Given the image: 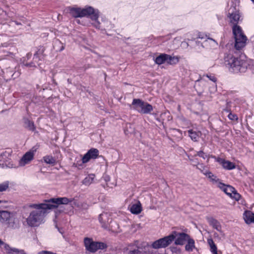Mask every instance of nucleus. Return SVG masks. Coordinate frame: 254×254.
Here are the masks:
<instances>
[{"label":"nucleus","instance_id":"nucleus-1","mask_svg":"<svg viewBox=\"0 0 254 254\" xmlns=\"http://www.w3.org/2000/svg\"><path fill=\"white\" fill-rule=\"evenodd\" d=\"M190 235L185 232H179L173 231L168 236L160 238L154 241L151 245V247L154 249L166 248L170 245L174 241L175 245H184L189 239Z\"/></svg>","mask_w":254,"mask_h":254},{"label":"nucleus","instance_id":"nucleus-2","mask_svg":"<svg viewBox=\"0 0 254 254\" xmlns=\"http://www.w3.org/2000/svg\"><path fill=\"white\" fill-rule=\"evenodd\" d=\"M73 198H68L66 197H53L49 199L45 200V203H42L39 205L40 208L45 209L52 210L55 209V219H58L59 216L63 214L67 213V210L64 206H60L62 204H68L71 202Z\"/></svg>","mask_w":254,"mask_h":254},{"label":"nucleus","instance_id":"nucleus-3","mask_svg":"<svg viewBox=\"0 0 254 254\" xmlns=\"http://www.w3.org/2000/svg\"><path fill=\"white\" fill-rule=\"evenodd\" d=\"M66 9L74 17H81L90 15L91 19L95 21L93 23L94 26L96 28H100V23L98 21L99 11L97 9H94L91 6L85 8L68 7Z\"/></svg>","mask_w":254,"mask_h":254},{"label":"nucleus","instance_id":"nucleus-4","mask_svg":"<svg viewBox=\"0 0 254 254\" xmlns=\"http://www.w3.org/2000/svg\"><path fill=\"white\" fill-rule=\"evenodd\" d=\"M39 204H34L33 207L36 209L32 211L26 219L27 224L30 227L39 226L43 222L44 217L47 213V209L40 208Z\"/></svg>","mask_w":254,"mask_h":254},{"label":"nucleus","instance_id":"nucleus-5","mask_svg":"<svg viewBox=\"0 0 254 254\" xmlns=\"http://www.w3.org/2000/svg\"><path fill=\"white\" fill-rule=\"evenodd\" d=\"M225 62L234 72H243L246 67V64L244 61L236 58L231 55H228L225 58Z\"/></svg>","mask_w":254,"mask_h":254},{"label":"nucleus","instance_id":"nucleus-6","mask_svg":"<svg viewBox=\"0 0 254 254\" xmlns=\"http://www.w3.org/2000/svg\"><path fill=\"white\" fill-rule=\"evenodd\" d=\"M232 30L235 40V47L237 50L241 49L246 45L247 37L244 35L240 26H233Z\"/></svg>","mask_w":254,"mask_h":254},{"label":"nucleus","instance_id":"nucleus-7","mask_svg":"<svg viewBox=\"0 0 254 254\" xmlns=\"http://www.w3.org/2000/svg\"><path fill=\"white\" fill-rule=\"evenodd\" d=\"M10 153L4 151L0 154L1 159H0V166L2 168H15L16 166L14 165L10 158Z\"/></svg>","mask_w":254,"mask_h":254},{"label":"nucleus","instance_id":"nucleus-8","mask_svg":"<svg viewBox=\"0 0 254 254\" xmlns=\"http://www.w3.org/2000/svg\"><path fill=\"white\" fill-rule=\"evenodd\" d=\"M23 127L28 130L36 132V127L31 115L27 113L22 118Z\"/></svg>","mask_w":254,"mask_h":254},{"label":"nucleus","instance_id":"nucleus-9","mask_svg":"<svg viewBox=\"0 0 254 254\" xmlns=\"http://www.w3.org/2000/svg\"><path fill=\"white\" fill-rule=\"evenodd\" d=\"M99 150L94 148H92L88 150L87 152L83 155L82 158V163H86L91 159H95L99 157Z\"/></svg>","mask_w":254,"mask_h":254},{"label":"nucleus","instance_id":"nucleus-10","mask_svg":"<svg viewBox=\"0 0 254 254\" xmlns=\"http://www.w3.org/2000/svg\"><path fill=\"white\" fill-rule=\"evenodd\" d=\"M132 105L136 108H140L142 111H151L153 110L151 105L139 99H134Z\"/></svg>","mask_w":254,"mask_h":254},{"label":"nucleus","instance_id":"nucleus-11","mask_svg":"<svg viewBox=\"0 0 254 254\" xmlns=\"http://www.w3.org/2000/svg\"><path fill=\"white\" fill-rule=\"evenodd\" d=\"M4 224L6 225L7 228L11 229H17L20 227L19 221L12 213H11L9 218L6 220Z\"/></svg>","mask_w":254,"mask_h":254},{"label":"nucleus","instance_id":"nucleus-12","mask_svg":"<svg viewBox=\"0 0 254 254\" xmlns=\"http://www.w3.org/2000/svg\"><path fill=\"white\" fill-rule=\"evenodd\" d=\"M84 244L87 251L94 253L97 251V242L94 241L92 238H85Z\"/></svg>","mask_w":254,"mask_h":254},{"label":"nucleus","instance_id":"nucleus-13","mask_svg":"<svg viewBox=\"0 0 254 254\" xmlns=\"http://www.w3.org/2000/svg\"><path fill=\"white\" fill-rule=\"evenodd\" d=\"M217 162L222 165V167L226 170H231L235 169L236 167V165L234 163L220 157L217 158Z\"/></svg>","mask_w":254,"mask_h":254},{"label":"nucleus","instance_id":"nucleus-14","mask_svg":"<svg viewBox=\"0 0 254 254\" xmlns=\"http://www.w3.org/2000/svg\"><path fill=\"white\" fill-rule=\"evenodd\" d=\"M173 59L174 58L168 55L161 54L156 58L155 62L158 64H161L166 62L168 64H171L172 61Z\"/></svg>","mask_w":254,"mask_h":254},{"label":"nucleus","instance_id":"nucleus-15","mask_svg":"<svg viewBox=\"0 0 254 254\" xmlns=\"http://www.w3.org/2000/svg\"><path fill=\"white\" fill-rule=\"evenodd\" d=\"M34 151H36V149L33 150L32 151H28L25 154H24V155L19 161V164L21 166H24L27 164L29 161H31L34 157Z\"/></svg>","mask_w":254,"mask_h":254},{"label":"nucleus","instance_id":"nucleus-16","mask_svg":"<svg viewBox=\"0 0 254 254\" xmlns=\"http://www.w3.org/2000/svg\"><path fill=\"white\" fill-rule=\"evenodd\" d=\"M230 22L231 24L234 25H238L237 23L240 19V14L238 11H236L235 12L232 11L231 13L229 11V12Z\"/></svg>","mask_w":254,"mask_h":254},{"label":"nucleus","instance_id":"nucleus-17","mask_svg":"<svg viewBox=\"0 0 254 254\" xmlns=\"http://www.w3.org/2000/svg\"><path fill=\"white\" fill-rule=\"evenodd\" d=\"M243 218L246 224L254 223V213L250 210L245 211Z\"/></svg>","mask_w":254,"mask_h":254},{"label":"nucleus","instance_id":"nucleus-18","mask_svg":"<svg viewBox=\"0 0 254 254\" xmlns=\"http://www.w3.org/2000/svg\"><path fill=\"white\" fill-rule=\"evenodd\" d=\"M142 210L141 203L138 202L137 203L132 204L130 207V211L132 214H138Z\"/></svg>","mask_w":254,"mask_h":254},{"label":"nucleus","instance_id":"nucleus-19","mask_svg":"<svg viewBox=\"0 0 254 254\" xmlns=\"http://www.w3.org/2000/svg\"><path fill=\"white\" fill-rule=\"evenodd\" d=\"M208 222L209 224L213 227V228L216 229L218 231H220L221 229V226L218 221L213 217H211L209 219Z\"/></svg>","mask_w":254,"mask_h":254},{"label":"nucleus","instance_id":"nucleus-20","mask_svg":"<svg viewBox=\"0 0 254 254\" xmlns=\"http://www.w3.org/2000/svg\"><path fill=\"white\" fill-rule=\"evenodd\" d=\"M124 132L126 135H129L135 133L134 126L130 123H127L124 128Z\"/></svg>","mask_w":254,"mask_h":254},{"label":"nucleus","instance_id":"nucleus-21","mask_svg":"<svg viewBox=\"0 0 254 254\" xmlns=\"http://www.w3.org/2000/svg\"><path fill=\"white\" fill-rule=\"evenodd\" d=\"M189 136L193 141H197L201 133L200 131H195L192 129L188 130Z\"/></svg>","mask_w":254,"mask_h":254},{"label":"nucleus","instance_id":"nucleus-22","mask_svg":"<svg viewBox=\"0 0 254 254\" xmlns=\"http://www.w3.org/2000/svg\"><path fill=\"white\" fill-rule=\"evenodd\" d=\"M11 213L5 210L0 211V222L4 224L6 220L9 218Z\"/></svg>","mask_w":254,"mask_h":254},{"label":"nucleus","instance_id":"nucleus-23","mask_svg":"<svg viewBox=\"0 0 254 254\" xmlns=\"http://www.w3.org/2000/svg\"><path fill=\"white\" fill-rule=\"evenodd\" d=\"M187 244L185 246V250L187 252H192L195 248L194 240L191 237L187 241Z\"/></svg>","mask_w":254,"mask_h":254},{"label":"nucleus","instance_id":"nucleus-24","mask_svg":"<svg viewBox=\"0 0 254 254\" xmlns=\"http://www.w3.org/2000/svg\"><path fill=\"white\" fill-rule=\"evenodd\" d=\"M203 174L208 177L213 183H217L220 180L209 171H206L205 172H203Z\"/></svg>","mask_w":254,"mask_h":254},{"label":"nucleus","instance_id":"nucleus-25","mask_svg":"<svg viewBox=\"0 0 254 254\" xmlns=\"http://www.w3.org/2000/svg\"><path fill=\"white\" fill-rule=\"evenodd\" d=\"M4 250L7 254H19V250L16 248H12L7 244H5Z\"/></svg>","mask_w":254,"mask_h":254},{"label":"nucleus","instance_id":"nucleus-26","mask_svg":"<svg viewBox=\"0 0 254 254\" xmlns=\"http://www.w3.org/2000/svg\"><path fill=\"white\" fill-rule=\"evenodd\" d=\"M95 175L93 174L89 175L86 177L82 181V184L85 186H89L93 182Z\"/></svg>","mask_w":254,"mask_h":254},{"label":"nucleus","instance_id":"nucleus-27","mask_svg":"<svg viewBox=\"0 0 254 254\" xmlns=\"http://www.w3.org/2000/svg\"><path fill=\"white\" fill-rule=\"evenodd\" d=\"M43 159L47 164L54 165L56 163V159L51 155H46L43 157Z\"/></svg>","mask_w":254,"mask_h":254},{"label":"nucleus","instance_id":"nucleus-28","mask_svg":"<svg viewBox=\"0 0 254 254\" xmlns=\"http://www.w3.org/2000/svg\"><path fill=\"white\" fill-rule=\"evenodd\" d=\"M169 132L172 135L177 136L179 138L182 137V131L179 129L171 128Z\"/></svg>","mask_w":254,"mask_h":254},{"label":"nucleus","instance_id":"nucleus-29","mask_svg":"<svg viewBox=\"0 0 254 254\" xmlns=\"http://www.w3.org/2000/svg\"><path fill=\"white\" fill-rule=\"evenodd\" d=\"M207 243L210 247L211 252H212L213 251H215L217 250V246L215 244V243L212 238L208 239Z\"/></svg>","mask_w":254,"mask_h":254},{"label":"nucleus","instance_id":"nucleus-30","mask_svg":"<svg viewBox=\"0 0 254 254\" xmlns=\"http://www.w3.org/2000/svg\"><path fill=\"white\" fill-rule=\"evenodd\" d=\"M9 186V182L8 181L4 182L0 184V192H2L7 190Z\"/></svg>","mask_w":254,"mask_h":254},{"label":"nucleus","instance_id":"nucleus-31","mask_svg":"<svg viewBox=\"0 0 254 254\" xmlns=\"http://www.w3.org/2000/svg\"><path fill=\"white\" fill-rule=\"evenodd\" d=\"M107 245L103 242H97V249L98 250H105L107 249Z\"/></svg>","mask_w":254,"mask_h":254},{"label":"nucleus","instance_id":"nucleus-32","mask_svg":"<svg viewBox=\"0 0 254 254\" xmlns=\"http://www.w3.org/2000/svg\"><path fill=\"white\" fill-rule=\"evenodd\" d=\"M229 114L228 115V117L229 120L233 121H237L238 120V116L234 113L233 112H229Z\"/></svg>","mask_w":254,"mask_h":254},{"label":"nucleus","instance_id":"nucleus-33","mask_svg":"<svg viewBox=\"0 0 254 254\" xmlns=\"http://www.w3.org/2000/svg\"><path fill=\"white\" fill-rule=\"evenodd\" d=\"M242 196L235 189L234 191H233V195L232 196V198L235 199L236 201H239L241 198Z\"/></svg>","mask_w":254,"mask_h":254},{"label":"nucleus","instance_id":"nucleus-34","mask_svg":"<svg viewBox=\"0 0 254 254\" xmlns=\"http://www.w3.org/2000/svg\"><path fill=\"white\" fill-rule=\"evenodd\" d=\"M187 155L188 156L189 160L192 163H193V165L194 166H196L197 165H198L199 164L198 160L197 158H193V156H190V155L189 154H187Z\"/></svg>","mask_w":254,"mask_h":254},{"label":"nucleus","instance_id":"nucleus-35","mask_svg":"<svg viewBox=\"0 0 254 254\" xmlns=\"http://www.w3.org/2000/svg\"><path fill=\"white\" fill-rule=\"evenodd\" d=\"M196 156L201 157L204 159H205V158H207L209 156V155H207L205 153H204L202 150H200L199 151H198L197 154L194 155V156Z\"/></svg>","mask_w":254,"mask_h":254},{"label":"nucleus","instance_id":"nucleus-36","mask_svg":"<svg viewBox=\"0 0 254 254\" xmlns=\"http://www.w3.org/2000/svg\"><path fill=\"white\" fill-rule=\"evenodd\" d=\"M235 188L230 185H227L225 189H224V192L226 194L229 191L233 192Z\"/></svg>","mask_w":254,"mask_h":254},{"label":"nucleus","instance_id":"nucleus-37","mask_svg":"<svg viewBox=\"0 0 254 254\" xmlns=\"http://www.w3.org/2000/svg\"><path fill=\"white\" fill-rule=\"evenodd\" d=\"M158 112H153L152 115L156 118V119L159 122H162V119H161L164 115L166 114V112H162L160 114V118L158 117Z\"/></svg>","mask_w":254,"mask_h":254},{"label":"nucleus","instance_id":"nucleus-38","mask_svg":"<svg viewBox=\"0 0 254 254\" xmlns=\"http://www.w3.org/2000/svg\"><path fill=\"white\" fill-rule=\"evenodd\" d=\"M32 57V54L31 53H28L26 57H23L20 60V62L22 63L23 64H24V63H25L26 61L28 60L31 58Z\"/></svg>","mask_w":254,"mask_h":254},{"label":"nucleus","instance_id":"nucleus-39","mask_svg":"<svg viewBox=\"0 0 254 254\" xmlns=\"http://www.w3.org/2000/svg\"><path fill=\"white\" fill-rule=\"evenodd\" d=\"M218 185H217V187L220 188L222 191H224V189H225V187H226V186L227 185H225V184L223 183L222 182H221V180H220L218 183H217Z\"/></svg>","mask_w":254,"mask_h":254},{"label":"nucleus","instance_id":"nucleus-40","mask_svg":"<svg viewBox=\"0 0 254 254\" xmlns=\"http://www.w3.org/2000/svg\"><path fill=\"white\" fill-rule=\"evenodd\" d=\"M170 249L173 253H177L180 251V249L179 248H178L177 247L175 246L170 247Z\"/></svg>","mask_w":254,"mask_h":254},{"label":"nucleus","instance_id":"nucleus-41","mask_svg":"<svg viewBox=\"0 0 254 254\" xmlns=\"http://www.w3.org/2000/svg\"><path fill=\"white\" fill-rule=\"evenodd\" d=\"M129 254H141V252L138 250L129 251Z\"/></svg>","mask_w":254,"mask_h":254},{"label":"nucleus","instance_id":"nucleus-42","mask_svg":"<svg viewBox=\"0 0 254 254\" xmlns=\"http://www.w3.org/2000/svg\"><path fill=\"white\" fill-rule=\"evenodd\" d=\"M23 65L26 66H27V67L35 66V65H33V63H24V64H23Z\"/></svg>","mask_w":254,"mask_h":254},{"label":"nucleus","instance_id":"nucleus-43","mask_svg":"<svg viewBox=\"0 0 254 254\" xmlns=\"http://www.w3.org/2000/svg\"><path fill=\"white\" fill-rule=\"evenodd\" d=\"M56 227L57 228L58 231L62 234H63L64 233V230L62 228L59 227L57 225H56Z\"/></svg>","mask_w":254,"mask_h":254},{"label":"nucleus","instance_id":"nucleus-44","mask_svg":"<svg viewBox=\"0 0 254 254\" xmlns=\"http://www.w3.org/2000/svg\"><path fill=\"white\" fill-rule=\"evenodd\" d=\"M207 77L211 81L215 82L216 81V78L214 76L207 75Z\"/></svg>","mask_w":254,"mask_h":254},{"label":"nucleus","instance_id":"nucleus-45","mask_svg":"<svg viewBox=\"0 0 254 254\" xmlns=\"http://www.w3.org/2000/svg\"><path fill=\"white\" fill-rule=\"evenodd\" d=\"M102 224V226L103 228H105V229H107L108 228V224H107L105 222H103Z\"/></svg>","mask_w":254,"mask_h":254},{"label":"nucleus","instance_id":"nucleus-46","mask_svg":"<svg viewBox=\"0 0 254 254\" xmlns=\"http://www.w3.org/2000/svg\"><path fill=\"white\" fill-rule=\"evenodd\" d=\"M5 244H6V243H4L0 239V247H1L2 246H3V248H4Z\"/></svg>","mask_w":254,"mask_h":254},{"label":"nucleus","instance_id":"nucleus-47","mask_svg":"<svg viewBox=\"0 0 254 254\" xmlns=\"http://www.w3.org/2000/svg\"><path fill=\"white\" fill-rule=\"evenodd\" d=\"M99 220L101 224H102L104 222L103 221V219L101 217V214H100L99 216Z\"/></svg>","mask_w":254,"mask_h":254},{"label":"nucleus","instance_id":"nucleus-48","mask_svg":"<svg viewBox=\"0 0 254 254\" xmlns=\"http://www.w3.org/2000/svg\"><path fill=\"white\" fill-rule=\"evenodd\" d=\"M233 192H231V191H229L226 194L227 195H228L229 196H230L231 198H232V195H233Z\"/></svg>","mask_w":254,"mask_h":254},{"label":"nucleus","instance_id":"nucleus-49","mask_svg":"<svg viewBox=\"0 0 254 254\" xmlns=\"http://www.w3.org/2000/svg\"><path fill=\"white\" fill-rule=\"evenodd\" d=\"M19 254H27L23 250H19Z\"/></svg>","mask_w":254,"mask_h":254},{"label":"nucleus","instance_id":"nucleus-50","mask_svg":"<svg viewBox=\"0 0 254 254\" xmlns=\"http://www.w3.org/2000/svg\"><path fill=\"white\" fill-rule=\"evenodd\" d=\"M208 157H211L212 158H214L215 159L216 161L217 162V159L218 157H216L215 156H213V155H211V156L209 155V156Z\"/></svg>","mask_w":254,"mask_h":254},{"label":"nucleus","instance_id":"nucleus-51","mask_svg":"<svg viewBox=\"0 0 254 254\" xmlns=\"http://www.w3.org/2000/svg\"><path fill=\"white\" fill-rule=\"evenodd\" d=\"M213 254H218V252H217V250L215 251H213L212 252H211Z\"/></svg>","mask_w":254,"mask_h":254},{"label":"nucleus","instance_id":"nucleus-52","mask_svg":"<svg viewBox=\"0 0 254 254\" xmlns=\"http://www.w3.org/2000/svg\"><path fill=\"white\" fill-rule=\"evenodd\" d=\"M37 58V56H36V55H34V59H36V58Z\"/></svg>","mask_w":254,"mask_h":254},{"label":"nucleus","instance_id":"nucleus-53","mask_svg":"<svg viewBox=\"0 0 254 254\" xmlns=\"http://www.w3.org/2000/svg\"><path fill=\"white\" fill-rule=\"evenodd\" d=\"M143 113H151V112H143Z\"/></svg>","mask_w":254,"mask_h":254},{"label":"nucleus","instance_id":"nucleus-54","mask_svg":"<svg viewBox=\"0 0 254 254\" xmlns=\"http://www.w3.org/2000/svg\"><path fill=\"white\" fill-rule=\"evenodd\" d=\"M109 113H112L113 114H114L115 112H109Z\"/></svg>","mask_w":254,"mask_h":254},{"label":"nucleus","instance_id":"nucleus-55","mask_svg":"<svg viewBox=\"0 0 254 254\" xmlns=\"http://www.w3.org/2000/svg\"><path fill=\"white\" fill-rule=\"evenodd\" d=\"M184 231L187 232V229H185L184 230Z\"/></svg>","mask_w":254,"mask_h":254},{"label":"nucleus","instance_id":"nucleus-56","mask_svg":"<svg viewBox=\"0 0 254 254\" xmlns=\"http://www.w3.org/2000/svg\"><path fill=\"white\" fill-rule=\"evenodd\" d=\"M196 114H198L199 112H195Z\"/></svg>","mask_w":254,"mask_h":254},{"label":"nucleus","instance_id":"nucleus-57","mask_svg":"<svg viewBox=\"0 0 254 254\" xmlns=\"http://www.w3.org/2000/svg\"><path fill=\"white\" fill-rule=\"evenodd\" d=\"M107 180H108V178H107V179H106V181H107Z\"/></svg>","mask_w":254,"mask_h":254},{"label":"nucleus","instance_id":"nucleus-58","mask_svg":"<svg viewBox=\"0 0 254 254\" xmlns=\"http://www.w3.org/2000/svg\"><path fill=\"white\" fill-rule=\"evenodd\" d=\"M107 180H108V178H107V179H106V181H107Z\"/></svg>","mask_w":254,"mask_h":254},{"label":"nucleus","instance_id":"nucleus-59","mask_svg":"<svg viewBox=\"0 0 254 254\" xmlns=\"http://www.w3.org/2000/svg\"><path fill=\"white\" fill-rule=\"evenodd\" d=\"M1 203V201L0 200V203Z\"/></svg>","mask_w":254,"mask_h":254}]
</instances>
